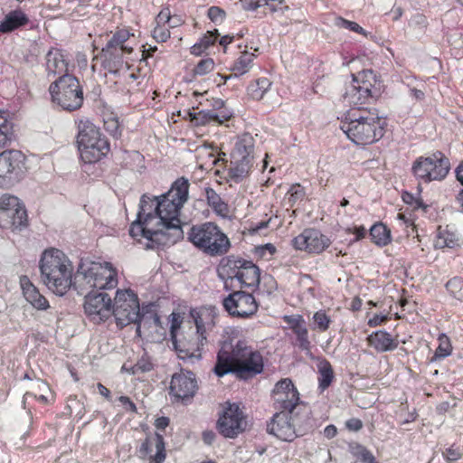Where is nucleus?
<instances>
[{
  "label": "nucleus",
  "mask_w": 463,
  "mask_h": 463,
  "mask_svg": "<svg viewBox=\"0 0 463 463\" xmlns=\"http://www.w3.org/2000/svg\"><path fill=\"white\" fill-rule=\"evenodd\" d=\"M43 283L58 296L65 295L73 287L82 291L89 288H114L118 285L117 271L108 262L101 264L81 259L73 278V267L69 258L60 250H45L39 262Z\"/></svg>",
  "instance_id": "nucleus-1"
},
{
  "label": "nucleus",
  "mask_w": 463,
  "mask_h": 463,
  "mask_svg": "<svg viewBox=\"0 0 463 463\" xmlns=\"http://www.w3.org/2000/svg\"><path fill=\"white\" fill-rule=\"evenodd\" d=\"M189 181L182 176L177 178L170 190L157 196L155 213L157 214L158 222L163 233L168 238V243L172 245L184 238L181 221L178 218L180 210L188 200Z\"/></svg>",
  "instance_id": "nucleus-2"
},
{
  "label": "nucleus",
  "mask_w": 463,
  "mask_h": 463,
  "mask_svg": "<svg viewBox=\"0 0 463 463\" xmlns=\"http://www.w3.org/2000/svg\"><path fill=\"white\" fill-rule=\"evenodd\" d=\"M385 120L375 111L360 107L347 110L342 117L340 128L356 145H371L384 135Z\"/></svg>",
  "instance_id": "nucleus-3"
},
{
  "label": "nucleus",
  "mask_w": 463,
  "mask_h": 463,
  "mask_svg": "<svg viewBox=\"0 0 463 463\" xmlns=\"http://www.w3.org/2000/svg\"><path fill=\"white\" fill-rule=\"evenodd\" d=\"M194 319L196 331L187 338L177 339L175 330L179 326L175 319L171 325V339L175 350L179 359L194 364L202 358V347L207 343L206 330L209 326H213V321L208 312L197 313L193 315Z\"/></svg>",
  "instance_id": "nucleus-4"
},
{
  "label": "nucleus",
  "mask_w": 463,
  "mask_h": 463,
  "mask_svg": "<svg viewBox=\"0 0 463 463\" xmlns=\"http://www.w3.org/2000/svg\"><path fill=\"white\" fill-rule=\"evenodd\" d=\"M187 239L197 249L210 256H222L231 248L229 238L217 224L211 222L193 225L187 233Z\"/></svg>",
  "instance_id": "nucleus-5"
},
{
  "label": "nucleus",
  "mask_w": 463,
  "mask_h": 463,
  "mask_svg": "<svg viewBox=\"0 0 463 463\" xmlns=\"http://www.w3.org/2000/svg\"><path fill=\"white\" fill-rule=\"evenodd\" d=\"M77 144L80 158L86 164L99 161L110 150L107 137L89 120L79 122Z\"/></svg>",
  "instance_id": "nucleus-6"
},
{
  "label": "nucleus",
  "mask_w": 463,
  "mask_h": 463,
  "mask_svg": "<svg viewBox=\"0 0 463 463\" xmlns=\"http://www.w3.org/2000/svg\"><path fill=\"white\" fill-rule=\"evenodd\" d=\"M303 419L298 418L299 411H279L274 414L271 421L267 425V431L284 441H292L298 436H303L307 430L311 429L310 412L305 405Z\"/></svg>",
  "instance_id": "nucleus-7"
},
{
  "label": "nucleus",
  "mask_w": 463,
  "mask_h": 463,
  "mask_svg": "<svg viewBox=\"0 0 463 463\" xmlns=\"http://www.w3.org/2000/svg\"><path fill=\"white\" fill-rule=\"evenodd\" d=\"M52 101L66 111H74L83 104V90L72 74L59 76L49 87Z\"/></svg>",
  "instance_id": "nucleus-8"
},
{
  "label": "nucleus",
  "mask_w": 463,
  "mask_h": 463,
  "mask_svg": "<svg viewBox=\"0 0 463 463\" xmlns=\"http://www.w3.org/2000/svg\"><path fill=\"white\" fill-rule=\"evenodd\" d=\"M352 83L343 95L344 102L350 106H360L380 95L379 82L372 70H363L352 74Z\"/></svg>",
  "instance_id": "nucleus-9"
},
{
  "label": "nucleus",
  "mask_w": 463,
  "mask_h": 463,
  "mask_svg": "<svg viewBox=\"0 0 463 463\" xmlns=\"http://www.w3.org/2000/svg\"><path fill=\"white\" fill-rule=\"evenodd\" d=\"M220 269L228 279H236L241 287L257 288L260 286V270L251 260L230 255L221 260Z\"/></svg>",
  "instance_id": "nucleus-10"
},
{
  "label": "nucleus",
  "mask_w": 463,
  "mask_h": 463,
  "mask_svg": "<svg viewBox=\"0 0 463 463\" xmlns=\"http://www.w3.org/2000/svg\"><path fill=\"white\" fill-rule=\"evenodd\" d=\"M449 169V160L440 151H437L430 156L418 157L411 167L415 177L424 183L444 179Z\"/></svg>",
  "instance_id": "nucleus-11"
},
{
  "label": "nucleus",
  "mask_w": 463,
  "mask_h": 463,
  "mask_svg": "<svg viewBox=\"0 0 463 463\" xmlns=\"http://www.w3.org/2000/svg\"><path fill=\"white\" fill-rule=\"evenodd\" d=\"M27 222V210L18 197L9 194L0 196V227L21 231L26 228Z\"/></svg>",
  "instance_id": "nucleus-12"
},
{
  "label": "nucleus",
  "mask_w": 463,
  "mask_h": 463,
  "mask_svg": "<svg viewBox=\"0 0 463 463\" xmlns=\"http://www.w3.org/2000/svg\"><path fill=\"white\" fill-rule=\"evenodd\" d=\"M89 289L90 290L84 297L85 314L95 324L105 322L112 316V299L109 294L99 292L103 288H89L85 285V288L78 292L83 295Z\"/></svg>",
  "instance_id": "nucleus-13"
},
{
  "label": "nucleus",
  "mask_w": 463,
  "mask_h": 463,
  "mask_svg": "<svg viewBox=\"0 0 463 463\" xmlns=\"http://www.w3.org/2000/svg\"><path fill=\"white\" fill-rule=\"evenodd\" d=\"M139 311L138 298L133 290H117L114 304H112V315L119 328L138 321Z\"/></svg>",
  "instance_id": "nucleus-14"
},
{
  "label": "nucleus",
  "mask_w": 463,
  "mask_h": 463,
  "mask_svg": "<svg viewBox=\"0 0 463 463\" xmlns=\"http://www.w3.org/2000/svg\"><path fill=\"white\" fill-rule=\"evenodd\" d=\"M247 345L248 343L245 340L234 342L232 339H229L223 341L217 353L213 373L218 377L232 374L240 359L243 356Z\"/></svg>",
  "instance_id": "nucleus-15"
},
{
  "label": "nucleus",
  "mask_w": 463,
  "mask_h": 463,
  "mask_svg": "<svg viewBox=\"0 0 463 463\" xmlns=\"http://www.w3.org/2000/svg\"><path fill=\"white\" fill-rule=\"evenodd\" d=\"M222 306L233 317L249 318L255 315L259 308L252 294L243 290L233 291L222 300Z\"/></svg>",
  "instance_id": "nucleus-16"
},
{
  "label": "nucleus",
  "mask_w": 463,
  "mask_h": 463,
  "mask_svg": "<svg viewBox=\"0 0 463 463\" xmlns=\"http://www.w3.org/2000/svg\"><path fill=\"white\" fill-rule=\"evenodd\" d=\"M243 412L238 404H229L217 421L219 432L225 438L233 439L246 428Z\"/></svg>",
  "instance_id": "nucleus-17"
},
{
  "label": "nucleus",
  "mask_w": 463,
  "mask_h": 463,
  "mask_svg": "<svg viewBox=\"0 0 463 463\" xmlns=\"http://www.w3.org/2000/svg\"><path fill=\"white\" fill-rule=\"evenodd\" d=\"M291 242L296 250L317 254L323 252L331 244V241L326 235L314 228L305 229Z\"/></svg>",
  "instance_id": "nucleus-18"
},
{
  "label": "nucleus",
  "mask_w": 463,
  "mask_h": 463,
  "mask_svg": "<svg viewBox=\"0 0 463 463\" xmlns=\"http://www.w3.org/2000/svg\"><path fill=\"white\" fill-rule=\"evenodd\" d=\"M263 369L262 354L248 345L243 356L240 359L232 374H234L240 380H248L261 373Z\"/></svg>",
  "instance_id": "nucleus-19"
},
{
  "label": "nucleus",
  "mask_w": 463,
  "mask_h": 463,
  "mask_svg": "<svg viewBox=\"0 0 463 463\" xmlns=\"http://www.w3.org/2000/svg\"><path fill=\"white\" fill-rule=\"evenodd\" d=\"M150 222L141 219L140 216H137L135 222L130 225L129 234L132 238L138 236L147 240L146 249H156L159 247H165L172 245L168 243V238L163 233V230L154 229L150 227Z\"/></svg>",
  "instance_id": "nucleus-20"
},
{
  "label": "nucleus",
  "mask_w": 463,
  "mask_h": 463,
  "mask_svg": "<svg viewBox=\"0 0 463 463\" xmlns=\"http://www.w3.org/2000/svg\"><path fill=\"white\" fill-rule=\"evenodd\" d=\"M197 382L194 373L191 371H181L173 374L169 394L177 400L185 401L194 396L197 390Z\"/></svg>",
  "instance_id": "nucleus-21"
},
{
  "label": "nucleus",
  "mask_w": 463,
  "mask_h": 463,
  "mask_svg": "<svg viewBox=\"0 0 463 463\" xmlns=\"http://www.w3.org/2000/svg\"><path fill=\"white\" fill-rule=\"evenodd\" d=\"M138 456L145 459L149 457V463H162L165 459V441L162 434L157 432L153 437L147 436L138 449Z\"/></svg>",
  "instance_id": "nucleus-22"
},
{
  "label": "nucleus",
  "mask_w": 463,
  "mask_h": 463,
  "mask_svg": "<svg viewBox=\"0 0 463 463\" xmlns=\"http://www.w3.org/2000/svg\"><path fill=\"white\" fill-rule=\"evenodd\" d=\"M95 60H100L102 68L108 72L118 75L124 64L122 47H115L107 43L99 54L93 58V61Z\"/></svg>",
  "instance_id": "nucleus-23"
},
{
  "label": "nucleus",
  "mask_w": 463,
  "mask_h": 463,
  "mask_svg": "<svg viewBox=\"0 0 463 463\" xmlns=\"http://www.w3.org/2000/svg\"><path fill=\"white\" fill-rule=\"evenodd\" d=\"M46 72L48 77L62 76L68 73V61L59 49H51L46 54Z\"/></svg>",
  "instance_id": "nucleus-24"
},
{
  "label": "nucleus",
  "mask_w": 463,
  "mask_h": 463,
  "mask_svg": "<svg viewBox=\"0 0 463 463\" xmlns=\"http://www.w3.org/2000/svg\"><path fill=\"white\" fill-rule=\"evenodd\" d=\"M254 138L250 133H244L238 137L234 148L232 151V159L253 163Z\"/></svg>",
  "instance_id": "nucleus-25"
},
{
  "label": "nucleus",
  "mask_w": 463,
  "mask_h": 463,
  "mask_svg": "<svg viewBox=\"0 0 463 463\" xmlns=\"http://www.w3.org/2000/svg\"><path fill=\"white\" fill-rule=\"evenodd\" d=\"M290 329L296 335L298 347L307 354H311V342L308 339V330L302 317L288 320Z\"/></svg>",
  "instance_id": "nucleus-26"
},
{
  "label": "nucleus",
  "mask_w": 463,
  "mask_h": 463,
  "mask_svg": "<svg viewBox=\"0 0 463 463\" xmlns=\"http://www.w3.org/2000/svg\"><path fill=\"white\" fill-rule=\"evenodd\" d=\"M368 344L377 352H388L397 348L398 341L384 330H378L367 337Z\"/></svg>",
  "instance_id": "nucleus-27"
},
{
  "label": "nucleus",
  "mask_w": 463,
  "mask_h": 463,
  "mask_svg": "<svg viewBox=\"0 0 463 463\" xmlns=\"http://www.w3.org/2000/svg\"><path fill=\"white\" fill-rule=\"evenodd\" d=\"M189 114L191 117V121L194 122L196 126H204L212 122L222 124L225 121H228L232 118V113L230 112L217 113L211 109H203L199 112Z\"/></svg>",
  "instance_id": "nucleus-28"
},
{
  "label": "nucleus",
  "mask_w": 463,
  "mask_h": 463,
  "mask_svg": "<svg viewBox=\"0 0 463 463\" xmlns=\"http://www.w3.org/2000/svg\"><path fill=\"white\" fill-rule=\"evenodd\" d=\"M27 16L20 10H14L5 15V19L0 22V33H8L26 24Z\"/></svg>",
  "instance_id": "nucleus-29"
},
{
  "label": "nucleus",
  "mask_w": 463,
  "mask_h": 463,
  "mask_svg": "<svg viewBox=\"0 0 463 463\" xmlns=\"http://www.w3.org/2000/svg\"><path fill=\"white\" fill-rule=\"evenodd\" d=\"M255 57L256 56L254 53L249 52L247 51L242 52L240 57L231 67L232 73L229 74L226 79H237L248 72L252 67V62Z\"/></svg>",
  "instance_id": "nucleus-30"
},
{
  "label": "nucleus",
  "mask_w": 463,
  "mask_h": 463,
  "mask_svg": "<svg viewBox=\"0 0 463 463\" xmlns=\"http://www.w3.org/2000/svg\"><path fill=\"white\" fill-rule=\"evenodd\" d=\"M275 403L281 411H288L293 414L296 410L298 411L299 393L298 391H293L282 394H273Z\"/></svg>",
  "instance_id": "nucleus-31"
},
{
  "label": "nucleus",
  "mask_w": 463,
  "mask_h": 463,
  "mask_svg": "<svg viewBox=\"0 0 463 463\" xmlns=\"http://www.w3.org/2000/svg\"><path fill=\"white\" fill-rule=\"evenodd\" d=\"M138 315V321L136 323L142 322L144 327L151 328L153 326H161L160 317L157 314L156 306L153 303L142 306Z\"/></svg>",
  "instance_id": "nucleus-32"
},
{
  "label": "nucleus",
  "mask_w": 463,
  "mask_h": 463,
  "mask_svg": "<svg viewBox=\"0 0 463 463\" xmlns=\"http://www.w3.org/2000/svg\"><path fill=\"white\" fill-rule=\"evenodd\" d=\"M318 377V389L321 392L326 390L335 378L334 370L331 364L325 358L319 360L317 364Z\"/></svg>",
  "instance_id": "nucleus-33"
},
{
  "label": "nucleus",
  "mask_w": 463,
  "mask_h": 463,
  "mask_svg": "<svg viewBox=\"0 0 463 463\" xmlns=\"http://www.w3.org/2000/svg\"><path fill=\"white\" fill-rule=\"evenodd\" d=\"M158 197H150L146 194H143L139 203V211L137 216H140L142 220L152 222L155 219H157V214L155 213L156 202Z\"/></svg>",
  "instance_id": "nucleus-34"
},
{
  "label": "nucleus",
  "mask_w": 463,
  "mask_h": 463,
  "mask_svg": "<svg viewBox=\"0 0 463 463\" xmlns=\"http://www.w3.org/2000/svg\"><path fill=\"white\" fill-rule=\"evenodd\" d=\"M369 235L379 247H384L392 241L391 231L383 222L374 223L369 230Z\"/></svg>",
  "instance_id": "nucleus-35"
},
{
  "label": "nucleus",
  "mask_w": 463,
  "mask_h": 463,
  "mask_svg": "<svg viewBox=\"0 0 463 463\" xmlns=\"http://www.w3.org/2000/svg\"><path fill=\"white\" fill-rule=\"evenodd\" d=\"M232 166L228 171V175L232 181L235 183L241 182L246 176H248L252 164L250 161L243 159V161H237L234 159L231 160Z\"/></svg>",
  "instance_id": "nucleus-36"
},
{
  "label": "nucleus",
  "mask_w": 463,
  "mask_h": 463,
  "mask_svg": "<svg viewBox=\"0 0 463 463\" xmlns=\"http://www.w3.org/2000/svg\"><path fill=\"white\" fill-rule=\"evenodd\" d=\"M205 196L208 205L213 211L222 217L228 214V204L221 198V196L212 187L205 188Z\"/></svg>",
  "instance_id": "nucleus-37"
},
{
  "label": "nucleus",
  "mask_w": 463,
  "mask_h": 463,
  "mask_svg": "<svg viewBox=\"0 0 463 463\" xmlns=\"http://www.w3.org/2000/svg\"><path fill=\"white\" fill-rule=\"evenodd\" d=\"M219 32L217 29L213 31H208L198 43H194L191 47V53L196 56H200L210 46L213 45L217 41Z\"/></svg>",
  "instance_id": "nucleus-38"
},
{
  "label": "nucleus",
  "mask_w": 463,
  "mask_h": 463,
  "mask_svg": "<svg viewBox=\"0 0 463 463\" xmlns=\"http://www.w3.org/2000/svg\"><path fill=\"white\" fill-rule=\"evenodd\" d=\"M271 82L267 78H260L252 81L247 88L248 95L256 100H260L263 98L265 93L268 91Z\"/></svg>",
  "instance_id": "nucleus-39"
},
{
  "label": "nucleus",
  "mask_w": 463,
  "mask_h": 463,
  "mask_svg": "<svg viewBox=\"0 0 463 463\" xmlns=\"http://www.w3.org/2000/svg\"><path fill=\"white\" fill-rule=\"evenodd\" d=\"M31 307L38 311H45L52 314V307L48 299L40 293L39 289L31 283Z\"/></svg>",
  "instance_id": "nucleus-40"
},
{
  "label": "nucleus",
  "mask_w": 463,
  "mask_h": 463,
  "mask_svg": "<svg viewBox=\"0 0 463 463\" xmlns=\"http://www.w3.org/2000/svg\"><path fill=\"white\" fill-rule=\"evenodd\" d=\"M13 137V124L0 112V146H5Z\"/></svg>",
  "instance_id": "nucleus-41"
},
{
  "label": "nucleus",
  "mask_w": 463,
  "mask_h": 463,
  "mask_svg": "<svg viewBox=\"0 0 463 463\" xmlns=\"http://www.w3.org/2000/svg\"><path fill=\"white\" fill-rule=\"evenodd\" d=\"M439 345L437 347L432 360L443 359L451 354V345L449 337L444 334L439 337Z\"/></svg>",
  "instance_id": "nucleus-42"
},
{
  "label": "nucleus",
  "mask_w": 463,
  "mask_h": 463,
  "mask_svg": "<svg viewBox=\"0 0 463 463\" xmlns=\"http://www.w3.org/2000/svg\"><path fill=\"white\" fill-rule=\"evenodd\" d=\"M446 288L456 299H463V279L461 278L455 277L449 279L446 283Z\"/></svg>",
  "instance_id": "nucleus-43"
},
{
  "label": "nucleus",
  "mask_w": 463,
  "mask_h": 463,
  "mask_svg": "<svg viewBox=\"0 0 463 463\" xmlns=\"http://www.w3.org/2000/svg\"><path fill=\"white\" fill-rule=\"evenodd\" d=\"M154 369V364L151 358L144 354L137 362L131 367V372L133 374L136 373H148Z\"/></svg>",
  "instance_id": "nucleus-44"
},
{
  "label": "nucleus",
  "mask_w": 463,
  "mask_h": 463,
  "mask_svg": "<svg viewBox=\"0 0 463 463\" xmlns=\"http://www.w3.org/2000/svg\"><path fill=\"white\" fill-rule=\"evenodd\" d=\"M214 68V61L212 58L201 60L194 68V75H205L211 72Z\"/></svg>",
  "instance_id": "nucleus-45"
},
{
  "label": "nucleus",
  "mask_w": 463,
  "mask_h": 463,
  "mask_svg": "<svg viewBox=\"0 0 463 463\" xmlns=\"http://www.w3.org/2000/svg\"><path fill=\"white\" fill-rule=\"evenodd\" d=\"M293 391H298L289 378H284L279 381L272 391L273 394H282Z\"/></svg>",
  "instance_id": "nucleus-46"
},
{
  "label": "nucleus",
  "mask_w": 463,
  "mask_h": 463,
  "mask_svg": "<svg viewBox=\"0 0 463 463\" xmlns=\"http://www.w3.org/2000/svg\"><path fill=\"white\" fill-rule=\"evenodd\" d=\"M402 198L406 204L411 205L415 210L420 208L426 210L428 207L420 197L415 196L411 193L404 191L402 194Z\"/></svg>",
  "instance_id": "nucleus-47"
},
{
  "label": "nucleus",
  "mask_w": 463,
  "mask_h": 463,
  "mask_svg": "<svg viewBox=\"0 0 463 463\" xmlns=\"http://www.w3.org/2000/svg\"><path fill=\"white\" fill-rule=\"evenodd\" d=\"M335 24L339 27L348 29L350 31L358 33L360 34L365 35V31L355 22L348 21L342 17H337L335 19Z\"/></svg>",
  "instance_id": "nucleus-48"
},
{
  "label": "nucleus",
  "mask_w": 463,
  "mask_h": 463,
  "mask_svg": "<svg viewBox=\"0 0 463 463\" xmlns=\"http://www.w3.org/2000/svg\"><path fill=\"white\" fill-rule=\"evenodd\" d=\"M313 319L321 332L328 329L331 320L324 311L316 312L313 316Z\"/></svg>",
  "instance_id": "nucleus-49"
},
{
  "label": "nucleus",
  "mask_w": 463,
  "mask_h": 463,
  "mask_svg": "<svg viewBox=\"0 0 463 463\" xmlns=\"http://www.w3.org/2000/svg\"><path fill=\"white\" fill-rule=\"evenodd\" d=\"M129 37L130 33L128 31L120 30L115 33L107 43L115 47H122V44H124Z\"/></svg>",
  "instance_id": "nucleus-50"
},
{
  "label": "nucleus",
  "mask_w": 463,
  "mask_h": 463,
  "mask_svg": "<svg viewBox=\"0 0 463 463\" xmlns=\"http://www.w3.org/2000/svg\"><path fill=\"white\" fill-rule=\"evenodd\" d=\"M207 15L213 23L220 24L224 20L226 13L219 6H212L208 9Z\"/></svg>",
  "instance_id": "nucleus-51"
},
{
  "label": "nucleus",
  "mask_w": 463,
  "mask_h": 463,
  "mask_svg": "<svg viewBox=\"0 0 463 463\" xmlns=\"http://www.w3.org/2000/svg\"><path fill=\"white\" fill-rule=\"evenodd\" d=\"M104 128L114 137H118L121 136V129L118 120L115 118H109L104 120Z\"/></svg>",
  "instance_id": "nucleus-52"
},
{
  "label": "nucleus",
  "mask_w": 463,
  "mask_h": 463,
  "mask_svg": "<svg viewBox=\"0 0 463 463\" xmlns=\"http://www.w3.org/2000/svg\"><path fill=\"white\" fill-rule=\"evenodd\" d=\"M442 455L448 462H454L462 457L463 450L459 447L452 445L442 451Z\"/></svg>",
  "instance_id": "nucleus-53"
},
{
  "label": "nucleus",
  "mask_w": 463,
  "mask_h": 463,
  "mask_svg": "<svg viewBox=\"0 0 463 463\" xmlns=\"http://www.w3.org/2000/svg\"><path fill=\"white\" fill-rule=\"evenodd\" d=\"M357 457L363 463H378L373 453L362 445L357 446Z\"/></svg>",
  "instance_id": "nucleus-54"
},
{
  "label": "nucleus",
  "mask_w": 463,
  "mask_h": 463,
  "mask_svg": "<svg viewBox=\"0 0 463 463\" xmlns=\"http://www.w3.org/2000/svg\"><path fill=\"white\" fill-rule=\"evenodd\" d=\"M265 4H268V0H241L240 2L241 7L247 11H255Z\"/></svg>",
  "instance_id": "nucleus-55"
},
{
  "label": "nucleus",
  "mask_w": 463,
  "mask_h": 463,
  "mask_svg": "<svg viewBox=\"0 0 463 463\" xmlns=\"http://www.w3.org/2000/svg\"><path fill=\"white\" fill-rule=\"evenodd\" d=\"M170 37V32L165 26H157L153 31V38L158 43H165Z\"/></svg>",
  "instance_id": "nucleus-56"
},
{
  "label": "nucleus",
  "mask_w": 463,
  "mask_h": 463,
  "mask_svg": "<svg viewBox=\"0 0 463 463\" xmlns=\"http://www.w3.org/2000/svg\"><path fill=\"white\" fill-rule=\"evenodd\" d=\"M439 240H443L442 247L455 248L458 246V239L454 233L447 232L439 236Z\"/></svg>",
  "instance_id": "nucleus-57"
},
{
  "label": "nucleus",
  "mask_w": 463,
  "mask_h": 463,
  "mask_svg": "<svg viewBox=\"0 0 463 463\" xmlns=\"http://www.w3.org/2000/svg\"><path fill=\"white\" fill-rule=\"evenodd\" d=\"M157 24H166V23H172V17L170 14L169 8H164L160 11V13L157 14L156 19Z\"/></svg>",
  "instance_id": "nucleus-58"
},
{
  "label": "nucleus",
  "mask_w": 463,
  "mask_h": 463,
  "mask_svg": "<svg viewBox=\"0 0 463 463\" xmlns=\"http://www.w3.org/2000/svg\"><path fill=\"white\" fill-rule=\"evenodd\" d=\"M345 427L352 431H358L363 428V422L361 420L352 418L345 422Z\"/></svg>",
  "instance_id": "nucleus-59"
},
{
  "label": "nucleus",
  "mask_w": 463,
  "mask_h": 463,
  "mask_svg": "<svg viewBox=\"0 0 463 463\" xmlns=\"http://www.w3.org/2000/svg\"><path fill=\"white\" fill-rule=\"evenodd\" d=\"M276 247L271 243H267L265 245L260 246L256 249V252L261 256H265V252L268 251L269 255H273L276 252Z\"/></svg>",
  "instance_id": "nucleus-60"
},
{
  "label": "nucleus",
  "mask_w": 463,
  "mask_h": 463,
  "mask_svg": "<svg viewBox=\"0 0 463 463\" xmlns=\"http://www.w3.org/2000/svg\"><path fill=\"white\" fill-rule=\"evenodd\" d=\"M118 401L125 407V409L128 411L137 412L136 404L128 397V396H120Z\"/></svg>",
  "instance_id": "nucleus-61"
},
{
  "label": "nucleus",
  "mask_w": 463,
  "mask_h": 463,
  "mask_svg": "<svg viewBox=\"0 0 463 463\" xmlns=\"http://www.w3.org/2000/svg\"><path fill=\"white\" fill-rule=\"evenodd\" d=\"M387 320H388L387 316L376 314L372 318L369 319L368 326H372V327L382 325L383 322H385Z\"/></svg>",
  "instance_id": "nucleus-62"
},
{
  "label": "nucleus",
  "mask_w": 463,
  "mask_h": 463,
  "mask_svg": "<svg viewBox=\"0 0 463 463\" xmlns=\"http://www.w3.org/2000/svg\"><path fill=\"white\" fill-rule=\"evenodd\" d=\"M282 4L283 0H279V2H277V0H268V4H265V5L269 6L271 12H277L279 9L284 12L285 10L288 9V6L284 5L283 7H279V5Z\"/></svg>",
  "instance_id": "nucleus-63"
},
{
  "label": "nucleus",
  "mask_w": 463,
  "mask_h": 463,
  "mask_svg": "<svg viewBox=\"0 0 463 463\" xmlns=\"http://www.w3.org/2000/svg\"><path fill=\"white\" fill-rule=\"evenodd\" d=\"M215 438H216V434L213 430H204L202 434L203 441L206 445H212L213 443V441L215 440Z\"/></svg>",
  "instance_id": "nucleus-64"
}]
</instances>
